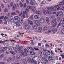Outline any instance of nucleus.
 <instances>
[{
	"instance_id": "nucleus-45",
	"label": "nucleus",
	"mask_w": 64,
	"mask_h": 64,
	"mask_svg": "<svg viewBox=\"0 0 64 64\" xmlns=\"http://www.w3.org/2000/svg\"><path fill=\"white\" fill-rule=\"evenodd\" d=\"M45 46L46 48H48L49 47V45L48 44H45Z\"/></svg>"
},
{
	"instance_id": "nucleus-43",
	"label": "nucleus",
	"mask_w": 64,
	"mask_h": 64,
	"mask_svg": "<svg viewBox=\"0 0 64 64\" xmlns=\"http://www.w3.org/2000/svg\"><path fill=\"white\" fill-rule=\"evenodd\" d=\"M16 58L17 59H20V56L19 55H18L16 56Z\"/></svg>"
},
{
	"instance_id": "nucleus-36",
	"label": "nucleus",
	"mask_w": 64,
	"mask_h": 64,
	"mask_svg": "<svg viewBox=\"0 0 64 64\" xmlns=\"http://www.w3.org/2000/svg\"><path fill=\"white\" fill-rule=\"evenodd\" d=\"M48 60L50 61H53V59L52 58H48Z\"/></svg>"
},
{
	"instance_id": "nucleus-33",
	"label": "nucleus",
	"mask_w": 64,
	"mask_h": 64,
	"mask_svg": "<svg viewBox=\"0 0 64 64\" xmlns=\"http://www.w3.org/2000/svg\"><path fill=\"white\" fill-rule=\"evenodd\" d=\"M44 60L45 62H46L47 63H48V60L46 59V58H44Z\"/></svg>"
},
{
	"instance_id": "nucleus-12",
	"label": "nucleus",
	"mask_w": 64,
	"mask_h": 64,
	"mask_svg": "<svg viewBox=\"0 0 64 64\" xmlns=\"http://www.w3.org/2000/svg\"><path fill=\"white\" fill-rule=\"evenodd\" d=\"M9 46V45L7 43H6L4 44V46L5 47H3V48H6V49H4V51H5V50H6L7 49V47H8V46Z\"/></svg>"
},
{
	"instance_id": "nucleus-47",
	"label": "nucleus",
	"mask_w": 64,
	"mask_h": 64,
	"mask_svg": "<svg viewBox=\"0 0 64 64\" xmlns=\"http://www.w3.org/2000/svg\"><path fill=\"white\" fill-rule=\"evenodd\" d=\"M10 53L12 54L13 55H15V52H14L11 51L10 52Z\"/></svg>"
},
{
	"instance_id": "nucleus-39",
	"label": "nucleus",
	"mask_w": 64,
	"mask_h": 64,
	"mask_svg": "<svg viewBox=\"0 0 64 64\" xmlns=\"http://www.w3.org/2000/svg\"><path fill=\"white\" fill-rule=\"evenodd\" d=\"M57 21H59L60 20V17H58L56 19Z\"/></svg>"
},
{
	"instance_id": "nucleus-26",
	"label": "nucleus",
	"mask_w": 64,
	"mask_h": 64,
	"mask_svg": "<svg viewBox=\"0 0 64 64\" xmlns=\"http://www.w3.org/2000/svg\"><path fill=\"white\" fill-rule=\"evenodd\" d=\"M21 54L22 55H24V56H27V53L24 52H22Z\"/></svg>"
},
{
	"instance_id": "nucleus-30",
	"label": "nucleus",
	"mask_w": 64,
	"mask_h": 64,
	"mask_svg": "<svg viewBox=\"0 0 64 64\" xmlns=\"http://www.w3.org/2000/svg\"><path fill=\"white\" fill-rule=\"evenodd\" d=\"M23 62L25 64H26L27 63V60L25 59H23L22 60Z\"/></svg>"
},
{
	"instance_id": "nucleus-29",
	"label": "nucleus",
	"mask_w": 64,
	"mask_h": 64,
	"mask_svg": "<svg viewBox=\"0 0 64 64\" xmlns=\"http://www.w3.org/2000/svg\"><path fill=\"white\" fill-rule=\"evenodd\" d=\"M30 53L31 55H34L35 54V53L32 51H30Z\"/></svg>"
},
{
	"instance_id": "nucleus-49",
	"label": "nucleus",
	"mask_w": 64,
	"mask_h": 64,
	"mask_svg": "<svg viewBox=\"0 0 64 64\" xmlns=\"http://www.w3.org/2000/svg\"><path fill=\"white\" fill-rule=\"evenodd\" d=\"M25 11H26V12L27 13V12H28V11H29V10L26 8V9Z\"/></svg>"
},
{
	"instance_id": "nucleus-14",
	"label": "nucleus",
	"mask_w": 64,
	"mask_h": 64,
	"mask_svg": "<svg viewBox=\"0 0 64 64\" xmlns=\"http://www.w3.org/2000/svg\"><path fill=\"white\" fill-rule=\"evenodd\" d=\"M8 49L10 50H13L14 49V48L13 46L9 47Z\"/></svg>"
},
{
	"instance_id": "nucleus-20",
	"label": "nucleus",
	"mask_w": 64,
	"mask_h": 64,
	"mask_svg": "<svg viewBox=\"0 0 64 64\" xmlns=\"http://www.w3.org/2000/svg\"><path fill=\"white\" fill-rule=\"evenodd\" d=\"M34 16L32 15L31 16H30L28 18V19H30V20H33L34 19Z\"/></svg>"
},
{
	"instance_id": "nucleus-31",
	"label": "nucleus",
	"mask_w": 64,
	"mask_h": 64,
	"mask_svg": "<svg viewBox=\"0 0 64 64\" xmlns=\"http://www.w3.org/2000/svg\"><path fill=\"white\" fill-rule=\"evenodd\" d=\"M46 3V2L45 1H44L42 2L41 3L40 5H44V4H45Z\"/></svg>"
},
{
	"instance_id": "nucleus-23",
	"label": "nucleus",
	"mask_w": 64,
	"mask_h": 64,
	"mask_svg": "<svg viewBox=\"0 0 64 64\" xmlns=\"http://www.w3.org/2000/svg\"><path fill=\"white\" fill-rule=\"evenodd\" d=\"M48 28V27L47 26H45L43 28V31H46V30H47Z\"/></svg>"
},
{
	"instance_id": "nucleus-52",
	"label": "nucleus",
	"mask_w": 64,
	"mask_h": 64,
	"mask_svg": "<svg viewBox=\"0 0 64 64\" xmlns=\"http://www.w3.org/2000/svg\"><path fill=\"white\" fill-rule=\"evenodd\" d=\"M16 13H18V14H19V13H20V12L19 10H16Z\"/></svg>"
},
{
	"instance_id": "nucleus-11",
	"label": "nucleus",
	"mask_w": 64,
	"mask_h": 64,
	"mask_svg": "<svg viewBox=\"0 0 64 64\" xmlns=\"http://www.w3.org/2000/svg\"><path fill=\"white\" fill-rule=\"evenodd\" d=\"M48 10H50L51 11H53L54 9V7H50L48 8Z\"/></svg>"
},
{
	"instance_id": "nucleus-22",
	"label": "nucleus",
	"mask_w": 64,
	"mask_h": 64,
	"mask_svg": "<svg viewBox=\"0 0 64 64\" xmlns=\"http://www.w3.org/2000/svg\"><path fill=\"white\" fill-rule=\"evenodd\" d=\"M61 24H64V18H62L60 21Z\"/></svg>"
},
{
	"instance_id": "nucleus-2",
	"label": "nucleus",
	"mask_w": 64,
	"mask_h": 64,
	"mask_svg": "<svg viewBox=\"0 0 64 64\" xmlns=\"http://www.w3.org/2000/svg\"><path fill=\"white\" fill-rule=\"evenodd\" d=\"M40 22L42 24L45 22V19L43 18H41L40 19Z\"/></svg>"
},
{
	"instance_id": "nucleus-16",
	"label": "nucleus",
	"mask_w": 64,
	"mask_h": 64,
	"mask_svg": "<svg viewBox=\"0 0 64 64\" xmlns=\"http://www.w3.org/2000/svg\"><path fill=\"white\" fill-rule=\"evenodd\" d=\"M28 50H31L32 51H34V50L33 48H32V47H29L28 48Z\"/></svg>"
},
{
	"instance_id": "nucleus-63",
	"label": "nucleus",
	"mask_w": 64,
	"mask_h": 64,
	"mask_svg": "<svg viewBox=\"0 0 64 64\" xmlns=\"http://www.w3.org/2000/svg\"><path fill=\"white\" fill-rule=\"evenodd\" d=\"M61 43L64 44V40H62L61 42Z\"/></svg>"
},
{
	"instance_id": "nucleus-38",
	"label": "nucleus",
	"mask_w": 64,
	"mask_h": 64,
	"mask_svg": "<svg viewBox=\"0 0 64 64\" xmlns=\"http://www.w3.org/2000/svg\"><path fill=\"white\" fill-rule=\"evenodd\" d=\"M16 14H17L16 13L13 12L12 13L11 15H16Z\"/></svg>"
},
{
	"instance_id": "nucleus-19",
	"label": "nucleus",
	"mask_w": 64,
	"mask_h": 64,
	"mask_svg": "<svg viewBox=\"0 0 64 64\" xmlns=\"http://www.w3.org/2000/svg\"><path fill=\"white\" fill-rule=\"evenodd\" d=\"M59 14L60 16H62V17H63V16H64V14H63V12H62L60 11V12H59Z\"/></svg>"
},
{
	"instance_id": "nucleus-50",
	"label": "nucleus",
	"mask_w": 64,
	"mask_h": 64,
	"mask_svg": "<svg viewBox=\"0 0 64 64\" xmlns=\"http://www.w3.org/2000/svg\"><path fill=\"white\" fill-rule=\"evenodd\" d=\"M4 56H5V54H2L0 56V58H2V57H4Z\"/></svg>"
},
{
	"instance_id": "nucleus-1",
	"label": "nucleus",
	"mask_w": 64,
	"mask_h": 64,
	"mask_svg": "<svg viewBox=\"0 0 64 64\" xmlns=\"http://www.w3.org/2000/svg\"><path fill=\"white\" fill-rule=\"evenodd\" d=\"M33 59L36 62H39V58L36 56H34Z\"/></svg>"
},
{
	"instance_id": "nucleus-41",
	"label": "nucleus",
	"mask_w": 64,
	"mask_h": 64,
	"mask_svg": "<svg viewBox=\"0 0 64 64\" xmlns=\"http://www.w3.org/2000/svg\"><path fill=\"white\" fill-rule=\"evenodd\" d=\"M22 18L23 19V18H25V17H26V16H25V15L24 14H22Z\"/></svg>"
},
{
	"instance_id": "nucleus-64",
	"label": "nucleus",
	"mask_w": 64,
	"mask_h": 64,
	"mask_svg": "<svg viewBox=\"0 0 64 64\" xmlns=\"http://www.w3.org/2000/svg\"><path fill=\"white\" fill-rule=\"evenodd\" d=\"M15 64H19V62H15Z\"/></svg>"
},
{
	"instance_id": "nucleus-58",
	"label": "nucleus",
	"mask_w": 64,
	"mask_h": 64,
	"mask_svg": "<svg viewBox=\"0 0 64 64\" xmlns=\"http://www.w3.org/2000/svg\"><path fill=\"white\" fill-rule=\"evenodd\" d=\"M0 63L1 64H4L5 63V62H0Z\"/></svg>"
},
{
	"instance_id": "nucleus-46",
	"label": "nucleus",
	"mask_w": 64,
	"mask_h": 64,
	"mask_svg": "<svg viewBox=\"0 0 64 64\" xmlns=\"http://www.w3.org/2000/svg\"><path fill=\"white\" fill-rule=\"evenodd\" d=\"M5 12H7L8 11V8H6L4 10Z\"/></svg>"
},
{
	"instance_id": "nucleus-15",
	"label": "nucleus",
	"mask_w": 64,
	"mask_h": 64,
	"mask_svg": "<svg viewBox=\"0 0 64 64\" xmlns=\"http://www.w3.org/2000/svg\"><path fill=\"white\" fill-rule=\"evenodd\" d=\"M9 21L10 22H11V23H13L15 22V21H14V19H13L12 18H10V19Z\"/></svg>"
},
{
	"instance_id": "nucleus-17",
	"label": "nucleus",
	"mask_w": 64,
	"mask_h": 64,
	"mask_svg": "<svg viewBox=\"0 0 64 64\" xmlns=\"http://www.w3.org/2000/svg\"><path fill=\"white\" fill-rule=\"evenodd\" d=\"M39 53L41 55H44V53H43V52L42 51H41V50H40L39 52Z\"/></svg>"
},
{
	"instance_id": "nucleus-6",
	"label": "nucleus",
	"mask_w": 64,
	"mask_h": 64,
	"mask_svg": "<svg viewBox=\"0 0 64 64\" xmlns=\"http://www.w3.org/2000/svg\"><path fill=\"white\" fill-rule=\"evenodd\" d=\"M34 18L35 19L37 20L40 18V16L38 15H35L34 16Z\"/></svg>"
},
{
	"instance_id": "nucleus-21",
	"label": "nucleus",
	"mask_w": 64,
	"mask_h": 64,
	"mask_svg": "<svg viewBox=\"0 0 64 64\" xmlns=\"http://www.w3.org/2000/svg\"><path fill=\"white\" fill-rule=\"evenodd\" d=\"M46 22L47 23H49V22H50V19H49V18L48 17H47L46 18Z\"/></svg>"
},
{
	"instance_id": "nucleus-59",
	"label": "nucleus",
	"mask_w": 64,
	"mask_h": 64,
	"mask_svg": "<svg viewBox=\"0 0 64 64\" xmlns=\"http://www.w3.org/2000/svg\"><path fill=\"white\" fill-rule=\"evenodd\" d=\"M2 8H4V6L3 4H2Z\"/></svg>"
},
{
	"instance_id": "nucleus-8",
	"label": "nucleus",
	"mask_w": 64,
	"mask_h": 64,
	"mask_svg": "<svg viewBox=\"0 0 64 64\" xmlns=\"http://www.w3.org/2000/svg\"><path fill=\"white\" fill-rule=\"evenodd\" d=\"M7 48H1V49L2 50H0V54L1 53H2L3 52H4L5 51L4 50V49H6Z\"/></svg>"
},
{
	"instance_id": "nucleus-13",
	"label": "nucleus",
	"mask_w": 64,
	"mask_h": 64,
	"mask_svg": "<svg viewBox=\"0 0 64 64\" xmlns=\"http://www.w3.org/2000/svg\"><path fill=\"white\" fill-rule=\"evenodd\" d=\"M57 25V22H56L54 24H52V28H53L55 27V26H56Z\"/></svg>"
},
{
	"instance_id": "nucleus-28",
	"label": "nucleus",
	"mask_w": 64,
	"mask_h": 64,
	"mask_svg": "<svg viewBox=\"0 0 64 64\" xmlns=\"http://www.w3.org/2000/svg\"><path fill=\"white\" fill-rule=\"evenodd\" d=\"M42 31V27H40L38 28V31L39 32H41Z\"/></svg>"
},
{
	"instance_id": "nucleus-4",
	"label": "nucleus",
	"mask_w": 64,
	"mask_h": 64,
	"mask_svg": "<svg viewBox=\"0 0 64 64\" xmlns=\"http://www.w3.org/2000/svg\"><path fill=\"white\" fill-rule=\"evenodd\" d=\"M14 3H13V2H12L10 3V5L11 7H13V10L14 11L15 10L16 8H15V6H14Z\"/></svg>"
},
{
	"instance_id": "nucleus-34",
	"label": "nucleus",
	"mask_w": 64,
	"mask_h": 64,
	"mask_svg": "<svg viewBox=\"0 0 64 64\" xmlns=\"http://www.w3.org/2000/svg\"><path fill=\"white\" fill-rule=\"evenodd\" d=\"M56 21V18H55L54 20H52V23H55V22Z\"/></svg>"
},
{
	"instance_id": "nucleus-42",
	"label": "nucleus",
	"mask_w": 64,
	"mask_h": 64,
	"mask_svg": "<svg viewBox=\"0 0 64 64\" xmlns=\"http://www.w3.org/2000/svg\"><path fill=\"white\" fill-rule=\"evenodd\" d=\"M14 4V6L15 7H16L17 6H18V7L19 6V4H16H16L15 3Z\"/></svg>"
},
{
	"instance_id": "nucleus-24",
	"label": "nucleus",
	"mask_w": 64,
	"mask_h": 64,
	"mask_svg": "<svg viewBox=\"0 0 64 64\" xmlns=\"http://www.w3.org/2000/svg\"><path fill=\"white\" fill-rule=\"evenodd\" d=\"M12 60V58H8L7 60V61L8 62H11Z\"/></svg>"
},
{
	"instance_id": "nucleus-61",
	"label": "nucleus",
	"mask_w": 64,
	"mask_h": 64,
	"mask_svg": "<svg viewBox=\"0 0 64 64\" xmlns=\"http://www.w3.org/2000/svg\"><path fill=\"white\" fill-rule=\"evenodd\" d=\"M61 56L62 58H64V54H61Z\"/></svg>"
},
{
	"instance_id": "nucleus-55",
	"label": "nucleus",
	"mask_w": 64,
	"mask_h": 64,
	"mask_svg": "<svg viewBox=\"0 0 64 64\" xmlns=\"http://www.w3.org/2000/svg\"><path fill=\"white\" fill-rule=\"evenodd\" d=\"M19 48V45H17L16 47V49H17L18 48Z\"/></svg>"
},
{
	"instance_id": "nucleus-57",
	"label": "nucleus",
	"mask_w": 64,
	"mask_h": 64,
	"mask_svg": "<svg viewBox=\"0 0 64 64\" xmlns=\"http://www.w3.org/2000/svg\"><path fill=\"white\" fill-rule=\"evenodd\" d=\"M18 50L19 51H20L21 50V48H19L18 49Z\"/></svg>"
},
{
	"instance_id": "nucleus-40",
	"label": "nucleus",
	"mask_w": 64,
	"mask_h": 64,
	"mask_svg": "<svg viewBox=\"0 0 64 64\" xmlns=\"http://www.w3.org/2000/svg\"><path fill=\"white\" fill-rule=\"evenodd\" d=\"M14 20H18V16H16L14 17Z\"/></svg>"
},
{
	"instance_id": "nucleus-9",
	"label": "nucleus",
	"mask_w": 64,
	"mask_h": 64,
	"mask_svg": "<svg viewBox=\"0 0 64 64\" xmlns=\"http://www.w3.org/2000/svg\"><path fill=\"white\" fill-rule=\"evenodd\" d=\"M24 28L26 29H30V26L29 24L25 25L24 26Z\"/></svg>"
},
{
	"instance_id": "nucleus-25",
	"label": "nucleus",
	"mask_w": 64,
	"mask_h": 64,
	"mask_svg": "<svg viewBox=\"0 0 64 64\" xmlns=\"http://www.w3.org/2000/svg\"><path fill=\"white\" fill-rule=\"evenodd\" d=\"M42 13L44 15H46L47 14V11L45 10H44L42 11Z\"/></svg>"
},
{
	"instance_id": "nucleus-27",
	"label": "nucleus",
	"mask_w": 64,
	"mask_h": 64,
	"mask_svg": "<svg viewBox=\"0 0 64 64\" xmlns=\"http://www.w3.org/2000/svg\"><path fill=\"white\" fill-rule=\"evenodd\" d=\"M47 56L48 57H51V56H52V55L51 54H50L49 53H48L47 54Z\"/></svg>"
},
{
	"instance_id": "nucleus-18",
	"label": "nucleus",
	"mask_w": 64,
	"mask_h": 64,
	"mask_svg": "<svg viewBox=\"0 0 64 64\" xmlns=\"http://www.w3.org/2000/svg\"><path fill=\"white\" fill-rule=\"evenodd\" d=\"M36 14L38 15H41L42 14L41 12L39 10H37L36 12Z\"/></svg>"
},
{
	"instance_id": "nucleus-32",
	"label": "nucleus",
	"mask_w": 64,
	"mask_h": 64,
	"mask_svg": "<svg viewBox=\"0 0 64 64\" xmlns=\"http://www.w3.org/2000/svg\"><path fill=\"white\" fill-rule=\"evenodd\" d=\"M27 8L28 9H31L32 8H33V6H27Z\"/></svg>"
},
{
	"instance_id": "nucleus-10",
	"label": "nucleus",
	"mask_w": 64,
	"mask_h": 64,
	"mask_svg": "<svg viewBox=\"0 0 64 64\" xmlns=\"http://www.w3.org/2000/svg\"><path fill=\"white\" fill-rule=\"evenodd\" d=\"M28 61L29 63H33V60H32V59L30 58H28Z\"/></svg>"
},
{
	"instance_id": "nucleus-54",
	"label": "nucleus",
	"mask_w": 64,
	"mask_h": 64,
	"mask_svg": "<svg viewBox=\"0 0 64 64\" xmlns=\"http://www.w3.org/2000/svg\"><path fill=\"white\" fill-rule=\"evenodd\" d=\"M56 16L57 17L59 16V12H58L56 14Z\"/></svg>"
},
{
	"instance_id": "nucleus-44",
	"label": "nucleus",
	"mask_w": 64,
	"mask_h": 64,
	"mask_svg": "<svg viewBox=\"0 0 64 64\" xmlns=\"http://www.w3.org/2000/svg\"><path fill=\"white\" fill-rule=\"evenodd\" d=\"M24 50L25 52H26V53H28V50L26 49H25Z\"/></svg>"
},
{
	"instance_id": "nucleus-37",
	"label": "nucleus",
	"mask_w": 64,
	"mask_h": 64,
	"mask_svg": "<svg viewBox=\"0 0 64 64\" xmlns=\"http://www.w3.org/2000/svg\"><path fill=\"white\" fill-rule=\"evenodd\" d=\"M15 23L17 26H20V24H19V22H16Z\"/></svg>"
},
{
	"instance_id": "nucleus-53",
	"label": "nucleus",
	"mask_w": 64,
	"mask_h": 64,
	"mask_svg": "<svg viewBox=\"0 0 64 64\" xmlns=\"http://www.w3.org/2000/svg\"><path fill=\"white\" fill-rule=\"evenodd\" d=\"M26 7V4L25 3H24V8H25Z\"/></svg>"
},
{
	"instance_id": "nucleus-62",
	"label": "nucleus",
	"mask_w": 64,
	"mask_h": 64,
	"mask_svg": "<svg viewBox=\"0 0 64 64\" xmlns=\"http://www.w3.org/2000/svg\"><path fill=\"white\" fill-rule=\"evenodd\" d=\"M38 45L39 46H41V44L40 43H39L38 44Z\"/></svg>"
},
{
	"instance_id": "nucleus-3",
	"label": "nucleus",
	"mask_w": 64,
	"mask_h": 64,
	"mask_svg": "<svg viewBox=\"0 0 64 64\" xmlns=\"http://www.w3.org/2000/svg\"><path fill=\"white\" fill-rule=\"evenodd\" d=\"M26 20L27 21H28V24L31 25H33V22H32V21L29 19H27Z\"/></svg>"
},
{
	"instance_id": "nucleus-5",
	"label": "nucleus",
	"mask_w": 64,
	"mask_h": 64,
	"mask_svg": "<svg viewBox=\"0 0 64 64\" xmlns=\"http://www.w3.org/2000/svg\"><path fill=\"white\" fill-rule=\"evenodd\" d=\"M34 23L37 26H40V22L38 20H34Z\"/></svg>"
},
{
	"instance_id": "nucleus-51",
	"label": "nucleus",
	"mask_w": 64,
	"mask_h": 64,
	"mask_svg": "<svg viewBox=\"0 0 64 64\" xmlns=\"http://www.w3.org/2000/svg\"><path fill=\"white\" fill-rule=\"evenodd\" d=\"M51 31H52V29H49L48 30V33H50V32H51Z\"/></svg>"
},
{
	"instance_id": "nucleus-48",
	"label": "nucleus",
	"mask_w": 64,
	"mask_h": 64,
	"mask_svg": "<svg viewBox=\"0 0 64 64\" xmlns=\"http://www.w3.org/2000/svg\"><path fill=\"white\" fill-rule=\"evenodd\" d=\"M47 12L49 14H51V12L50 10H48Z\"/></svg>"
},
{
	"instance_id": "nucleus-35",
	"label": "nucleus",
	"mask_w": 64,
	"mask_h": 64,
	"mask_svg": "<svg viewBox=\"0 0 64 64\" xmlns=\"http://www.w3.org/2000/svg\"><path fill=\"white\" fill-rule=\"evenodd\" d=\"M20 5L21 7H22L23 6V4L21 2H20Z\"/></svg>"
},
{
	"instance_id": "nucleus-60",
	"label": "nucleus",
	"mask_w": 64,
	"mask_h": 64,
	"mask_svg": "<svg viewBox=\"0 0 64 64\" xmlns=\"http://www.w3.org/2000/svg\"><path fill=\"white\" fill-rule=\"evenodd\" d=\"M7 21L6 20H5L4 21V23L5 24H6L7 23Z\"/></svg>"
},
{
	"instance_id": "nucleus-7",
	"label": "nucleus",
	"mask_w": 64,
	"mask_h": 64,
	"mask_svg": "<svg viewBox=\"0 0 64 64\" xmlns=\"http://www.w3.org/2000/svg\"><path fill=\"white\" fill-rule=\"evenodd\" d=\"M18 21L20 23L22 24V23H23V20L22 19V18H20Z\"/></svg>"
},
{
	"instance_id": "nucleus-56",
	"label": "nucleus",
	"mask_w": 64,
	"mask_h": 64,
	"mask_svg": "<svg viewBox=\"0 0 64 64\" xmlns=\"http://www.w3.org/2000/svg\"><path fill=\"white\" fill-rule=\"evenodd\" d=\"M4 18V16H0V19H2Z\"/></svg>"
}]
</instances>
